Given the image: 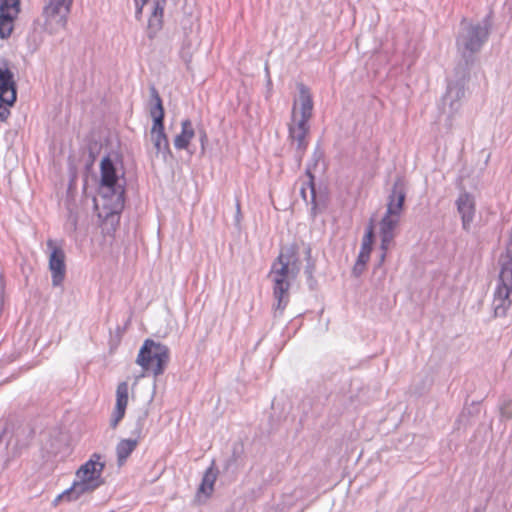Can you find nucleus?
<instances>
[{"label": "nucleus", "instance_id": "f257e3e1", "mask_svg": "<svg viewBox=\"0 0 512 512\" xmlns=\"http://www.w3.org/2000/svg\"><path fill=\"white\" fill-rule=\"evenodd\" d=\"M300 268L299 246L296 243L283 246L269 272L273 295L277 300L276 310L281 313L289 301L291 281L297 277Z\"/></svg>", "mask_w": 512, "mask_h": 512}, {"label": "nucleus", "instance_id": "f03ea898", "mask_svg": "<svg viewBox=\"0 0 512 512\" xmlns=\"http://www.w3.org/2000/svg\"><path fill=\"white\" fill-rule=\"evenodd\" d=\"M298 95L293 99L291 118L288 124V138L302 155L309 144V121L313 116V97L303 83L297 84Z\"/></svg>", "mask_w": 512, "mask_h": 512}, {"label": "nucleus", "instance_id": "7ed1b4c3", "mask_svg": "<svg viewBox=\"0 0 512 512\" xmlns=\"http://www.w3.org/2000/svg\"><path fill=\"white\" fill-rule=\"evenodd\" d=\"M105 466L103 456L99 453H93L86 462L79 466L71 486L59 494L55 502L76 501L81 496L91 494L100 488L105 484L103 477Z\"/></svg>", "mask_w": 512, "mask_h": 512}, {"label": "nucleus", "instance_id": "20e7f679", "mask_svg": "<svg viewBox=\"0 0 512 512\" xmlns=\"http://www.w3.org/2000/svg\"><path fill=\"white\" fill-rule=\"evenodd\" d=\"M98 195L105 217L118 214L125 204V181L119 177L117 169L110 157L100 162V179Z\"/></svg>", "mask_w": 512, "mask_h": 512}, {"label": "nucleus", "instance_id": "39448f33", "mask_svg": "<svg viewBox=\"0 0 512 512\" xmlns=\"http://www.w3.org/2000/svg\"><path fill=\"white\" fill-rule=\"evenodd\" d=\"M405 197L406 194L403 185L401 183H395L388 197L386 213L380 221L381 263L384 262L389 246L395 237V229L400 222Z\"/></svg>", "mask_w": 512, "mask_h": 512}, {"label": "nucleus", "instance_id": "423d86ee", "mask_svg": "<svg viewBox=\"0 0 512 512\" xmlns=\"http://www.w3.org/2000/svg\"><path fill=\"white\" fill-rule=\"evenodd\" d=\"M170 357L169 348L152 339H146L136 357V363L144 372L155 377L163 374Z\"/></svg>", "mask_w": 512, "mask_h": 512}, {"label": "nucleus", "instance_id": "0eeeda50", "mask_svg": "<svg viewBox=\"0 0 512 512\" xmlns=\"http://www.w3.org/2000/svg\"><path fill=\"white\" fill-rule=\"evenodd\" d=\"M512 254L507 251L501 260L498 283L495 288L493 305L496 316H505L512 305Z\"/></svg>", "mask_w": 512, "mask_h": 512}, {"label": "nucleus", "instance_id": "6e6552de", "mask_svg": "<svg viewBox=\"0 0 512 512\" xmlns=\"http://www.w3.org/2000/svg\"><path fill=\"white\" fill-rule=\"evenodd\" d=\"M150 93L151 104L149 114L153 120L150 130V140L156 151L161 152L169 149V141L164 131L165 111L158 91L153 87L151 88Z\"/></svg>", "mask_w": 512, "mask_h": 512}, {"label": "nucleus", "instance_id": "1a4fd4ad", "mask_svg": "<svg viewBox=\"0 0 512 512\" xmlns=\"http://www.w3.org/2000/svg\"><path fill=\"white\" fill-rule=\"evenodd\" d=\"M135 5L136 17L140 19V16L145 12L148 17V36L150 38L155 37V35L163 28L166 0H135Z\"/></svg>", "mask_w": 512, "mask_h": 512}, {"label": "nucleus", "instance_id": "9d476101", "mask_svg": "<svg viewBox=\"0 0 512 512\" xmlns=\"http://www.w3.org/2000/svg\"><path fill=\"white\" fill-rule=\"evenodd\" d=\"M73 0H48L43 8L45 26L51 32L64 28Z\"/></svg>", "mask_w": 512, "mask_h": 512}, {"label": "nucleus", "instance_id": "9b49d317", "mask_svg": "<svg viewBox=\"0 0 512 512\" xmlns=\"http://www.w3.org/2000/svg\"><path fill=\"white\" fill-rule=\"evenodd\" d=\"M488 37V30L480 25L469 26L467 32L457 41L458 49L464 57L477 52Z\"/></svg>", "mask_w": 512, "mask_h": 512}, {"label": "nucleus", "instance_id": "f8f14e48", "mask_svg": "<svg viewBox=\"0 0 512 512\" xmlns=\"http://www.w3.org/2000/svg\"><path fill=\"white\" fill-rule=\"evenodd\" d=\"M47 247L50 249L49 270L51 272L53 286L62 285L65 274V253L61 246H58L52 239L47 241Z\"/></svg>", "mask_w": 512, "mask_h": 512}, {"label": "nucleus", "instance_id": "ddd939ff", "mask_svg": "<svg viewBox=\"0 0 512 512\" xmlns=\"http://www.w3.org/2000/svg\"><path fill=\"white\" fill-rule=\"evenodd\" d=\"M20 13V0H0V37L8 38Z\"/></svg>", "mask_w": 512, "mask_h": 512}, {"label": "nucleus", "instance_id": "4468645a", "mask_svg": "<svg viewBox=\"0 0 512 512\" xmlns=\"http://www.w3.org/2000/svg\"><path fill=\"white\" fill-rule=\"evenodd\" d=\"M17 99L16 81L8 61H0V100L14 105Z\"/></svg>", "mask_w": 512, "mask_h": 512}, {"label": "nucleus", "instance_id": "2eb2a0df", "mask_svg": "<svg viewBox=\"0 0 512 512\" xmlns=\"http://www.w3.org/2000/svg\"><path fill=\"white\" fill-rule=\"evenodd\" d=\"M129 399V386L126 381L120 382L116 388V402L112 412L111 425L116 427L124 418Z\"/></svg>", "mask_w": 512, "mask_h": 512}, {"label": "nucleus", "instance_id": "dca6fc26", "mask_svg": "<svg viewBox=\"0 0 512 512\" xmlns=\"http://www.w3.org/2000/svg\"><path fill=\"white\" fill-rule=\"evenodd\" d=\"M373 240H374V229H373V226L370 225L367 228V231L362 239L361 249H360L357 261L355 263L354 269H353L355 273H361L364 270L365 265L369 261L370 255L372 252Z\"/></svg>", "mask_w": 512, "mask_h": 512}, {"label": "nucleus", "instance_id": "f3484780", "mask_svg": "<svg viewBox=\"0 0 512 512\" xmlns=\"http://www.w3.org/2000/svg\"><path fill=\"white\" fill-rule=\"evenodd\" d=\"M456 205L457 210L461 215L463 228L465 230H469L475 213V202L473 197L468 193H462L458 197Z\"/></svg>", "mask_w": 512, "mask_h": 512}, {"label": "nucleus", "instance_id": "a211bd4d", "mask_svg": "<svg viewBox=\"0 0 512 512\" xmlns=\"http://www.w3.org/2000/svg\"><path fill=\"white\" fill-rule=\"evenodd\" d=\"M195 136V131L192 122L185 119L181 123V132L174 139V146L178 150L187 149L191 140Z\"/></svg>", "mask_w": 512, "mask_h": 512}, {"label": "nucleus", "instance_id": "6ab92c4d", "mask_svg": "<svg viewBox=\"0 0 512 512\" xmlns=\"http://www.w3.org/2000/svg\"><path fill=\"white\" fill-rule=\"evenodd\" d=\"M217 480V472L212 468H208L202 478L201 484L197 491V498L200 499L203 495L209 498L214 491V484Z\"/></svg>", "mask_w": 512, "mask_h": 512}, {"label": "nucleus", "instance_id": "aec40b11", "mask_svg": "<svg viewBox=\"0 0 512 512\" xmlns=\"http://www.w3.org/2000/svg\"><path fill=\"white\" fill-rule=\"evenodd\" d=\"M138 441L135 439H122L116 447L118 464L123 465L131 453L136 449Z\"/></svg>", "mask_w": 512, "mask_h": 512}, {"label": "nucleus", "instance_id": "412c9836", "mask_svg": "<svg viewBox=\"0 0 512 512\" xmlns=\"http://www.w3.org/2000/svg\"><path fill=\"white\" fill-rule=\"evenodd\" d=\"M12 106L13 105H10V104L0 100V120L2 122H5L9 118V116L11 114L10 108Z\"/></svg>", "mask_w": 512, "mask_h": 512}, {"label": "nucleus", "instance_id": "4be33fe9", "mask_svg": "<svg viewBox=\"0 0 512 512\" xmlns=\"http://www.w3.org/2000/svg\"><path fill=\"white\" fill-rule=\"evenodd\" d=\"M306 175L309 178L308 188L310 189L311 201L313 203H315L316 192H315V186H314V176L312 175V173L309 170L306 171Z\"/></svg>", "mask_w": 512, "mask_h": 512}, {"label": "nucleus", "instance_id": "5701e85b", "mask_svg": "<svg viewBox=\"0 0 512 512\" xmlns=\"http://www.w3.org/2000/svg\"><path fill=\"white\" fill-rule=\"evenodd\" d=\"M200 142H201L202 149L204 150V145L207 142V134L204 130L200 133Z\"/></svg>", "mask_w": 512, "mask_h": 512}, {"label": "nucleus", "instance_id": "b1692460", "mask_svg": "<svg viewBox=\"0 0 512 512\" xmlns=\"http://www.w3.org/2000/svg\"><path fill=\"white\" fill-rule=\"evenodd\" d=\"M300 194L302 196V198L307 201V193H306V188L305 187H302L301 190H300Z\"/></svg>", "mask_w": 512, "mask_h": 512}, {"label": "nucleus", "instance_id": "393cba45", "mask_svg": "<svg viewBox=\"0 0 512 512\" xmlns=\"http://www.w3.org/2000/svg\"><path fill=\"white\" fill-rule=\"evenodd\" d=\"M184 60H185V62L187 63V65H190L191 60H192V55H191V54H189L187 57H185V59H184Z\"/></svg>", "mask_w": 512, "mask_h": 512}, {"label": "nucleus", "instance_id": "a878e982", "mask_svg": "<svg viewBox=\"0 0 512 512\" xmlns=\"http://www.w3.org/2000/svg\"><path fill=\"white\" fill-rule=\"evenodd\" d=\"M306 253H307V256H308V257H310V254H311V249H310V248H307V251H306Z\"/></svg>", "mask_w": 512, "mask_h": 512}]
</instances>
